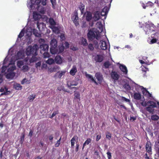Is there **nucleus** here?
<instances>
[{"label":"nucleus","instance_id":"obj_55","mask_svg":"<svg viewBox=\"0 0 159 159\" xmlns=\"http://www.w3.org/2000/svg\"><path fill=\"white\" fill-rule=\"evenodd\" d=\"M47 67V65L46 63H43L41 67L40 70H42L44 69H46Z\"/></svg>","mask_w":159,"mask_h":159},{"label":"nucleus","instance_id":"obj_20","mask_svg":"<svg viewBox=\"0 0 159 159\" xmlns=\"http://www.w3.org/2000/svg\"><path fill=\"white\" fill-rule=\"evenodd\" d=\"M78 17L77 14H75L72 17V20L76 26H78L79 25V23L78 21Z\"/></svg>","mask_w":159,"mask_h":159},{"label":"nucleus","instance_id":"obj_28","mask_svg":"<svg viewBox=\"0 0 159 159\" xmlns=\"http://www.w3.org/2000/svg\"><path fill=\"white\" fill-rule=\"evenodd\" d=\"M66 72L65 71H59L57 73L56 76L57 77L60 78L62 75L65 74Z\"/></svg>","mask_w":159,"mask_h":159},{"label":"nucleus","instance_id":"obj_41","mask_svg":"<svg viewBox=\"0 0 159 159\" xmlns=\"http://www.w3.org/2000/svg\"><path fill=\"white\" fill-rule=\"evenodd\" d=\"M147 110L150 113H152L154 111L153 108H152L150 106L146 107Z\"/></svg>","mask_w":159,"mask_h":159},{"label":"nucleus","instance_id":"obj_34","mask_svg":"<svg viewBox=\"0 0 159 159\" xmlns=\"http://www.w3.org/2000/svg\"><path fill=\"white\" fill-rule=\"evenodd\" d=\"M78 137L76 136H74L71 139V147H73L74 146L75 141V139H77Z\"/></svg>","mask_w":159,"mask_h":159},{"label":"nucleus","instance_id":"obj_53","mask_svg":"<svg viewBox=\"0 0 159 159\" xmlns=\"http://www.w3.org/2000/svg\"><path fill=\"white\" fill-rule=\"evenodd\" d=\"M43 56L44 58H48L49 57V54L48 52H45L43 53Z\"/></svg>","mask_w":159,"mask_h":159},{"label":"nucleus","instance_id":"obj_8","mask_svg":"<svg viewBox=\"0 0 159 159\" xmlns=\"http://www.w3.org/2000/svg\"><path fill=\"white\" fill-rule=\"evenodd\" d=\"M38 49V47L36 44L34 45L32 47L29 46L26 49V53L27 55L32 54L36 56L37 55V52Z\"/></svg>","mask_w":159,"mask_h":159},{"label":"nucleus","instance_id":"obj_18","mask_svg":"<svg viewBox=\"0 0 159 159\" xmlns=\"http://www.w3.org/2000/svg\"><path fill=\"white\" fill-rule=\"evenodd\" d=\"M124 83L123 84V88L127 91H129L131 89V87L129 84L128 82L126 80H124Z\"/></svg>","mask_w":159,"mask_h":159},{"label":"nucleus","instance_id":"obj_27","mask_svg":"<svg viewBox=\"0 0 159 159\" xmlns=\"http://www.w3.org/2000/svg\"><path fill=\"white\" fill-rule=\"evenodd\" d=\"M77 71V70L76 66H73L70 71V74L72 75H74Z\"/></svg>","mask_w":159,"mask_h":159},{"label":"nucleus","instance_id":"obj_32","mask_svg":"<svg viewBox=\"0 0 159 159\" xmlns=\"http://www.w3.org/2000/svg\"><path fill=\"white\" fill-rule=\"evenodd\" d=\"M134 98L136 100H139L141 98V95L139 93H135L134 94Z\"/></svg>","mask_w":159,"mask_h":159},{"label":"nucleus","instance_id":"obj_7","mask_svg":"<svg viewBox=\"0 0 159 159\" xmlns=\"http://www.w3.org/2000/svg\"><path fill=\"white\" fill-rule=\"evenodd\" d=\"M57 41L56 39H53L51 40L50 43V51L52 54L57 53L58 52V49L57 46Z\"/></svg>","mask_w":159,"mask_h":159},{"label":"nucleus","instance_id":"obj_25","mask_svg":"<svg viewBox=\"0 0 159 159\" xmlns=\"http://www.w3.org/2000/svg\"><path fill=\"white\" fill-rule=\"evenodd\" d=\"M133 83L134 84V86L135 90H136V91L139 92L140 90L142 91L143 89L144 88L143 86L139 85L138 84H136L134 82H133Z\"/></svg>","mask_w":159,"mask_h":159},{"label":"nucleus","instance_id":"obj_64","mask_svg":"<svg viewBox=\"0 0 159 159\" xmlns=\"http://www.w3.org/2000/svg\"><path fill=\"white\" fill-rule=\"evenodd\" d=\"M87 26V24L85 22L83 21V23L82 25V28L85 27Z\"/></svg>","mask_w":159,"mask_h":159},{"label":"nucleus","instance_id":"obj_11","mask_svg":"<svg viewBox=\"0 0 159 159\" xmlns=\"http://www.w3.org/2000/svg\"><path fill=\"white\" fill-rule=\"evenodd\" d=\"M28 60V58H26L24 59V60L18 61L17 62V65L19 68H21V66H23L24 64H26Z\"/></svg>","mask_w":159,"mask_h":159},{"label":"nucleus","instance_id":"obj_3","mask_svg":"<svg viewBox=\"0 0 159 159\" xmlns=\"http://www.w3.org/2000/svg\"><path fill=\"white\" fill-rule=\"evenodd\" d=\"M32 26L30 27H26L23 29L18 35L16 42L17 43H18V42L19 41V39H20V40L21 38L25 34L26 39L30 40L31 36L32 34Z\"/></svg>","mask_w":159,"mask_h":159},{"label":"nucleus","instance_id":"obj_62","mask_svg":"<svg viewBox=\"0 0 159 159\" xmlns=\"http://www.w3.org/2000/svg\"><path fill=\"white\" fill-rule=\"evenodd\" d=\"M101 137V135H97V136L96 139V141H98V140H99L100 139Z\"/></svg>","mask_w":159,"mask_h":159},{"label":"nucleus","instance_id":"obj_43","mask_svg":"<svg viewBox=\"0 0 159 159\" xmlns=\"http://www.w3.org/2000/svg\"><path fill=\"white\" fill-rule=\"evenodd\" d=\"M35 56L34 55L33 56L30 60V63H32L36 61L37 60V58L35 57Z\"/></svg>","mask_w":159,"mask_h":159},{"label":"nucleus","instance_id":"obj_23","mask_svg":"<svg viewBox=\"0 0 159 159\" xmlns=\"http://www.w3.org/2000/svg\"><path fill=\"white\" fill-rule=\"evenodd\" d=\"M40 48L42 50L45 52H47L48 50L49 46L47 44H44L41 45L40 46Z\"/></svg>","mask_w":159,"mask_h":159},{"label":"nucleus","instance_id":"obj_29","mask_svg":"<svg viewBox=\"0 0 159 159\" xmlns=\"http://www.w3.org/2000/svg\"><path fill=\"white\" fill-rule=\"evenodd\" d=\"M33 17L35 21H37L38 20L39 18H40L41 16L37 12H34L33 13Z\"/></svg>","mask_w":159,"mask_h":159},{"label":"nucleus","instance_id":"obj_13","mask_svg":"<svg viewBox=\"0 0 159 159\" xmlns=\"http://www.w3.org/2000/svg\"><path fill=\"white\" fill-rule=\"evenodd\" d=\"M104 59V56L103 55L98 54L96 55L94 59L97 62H101Z\"/></svg>","mask_w":159,"mask_h":159},{"label":"nucleus","instance_id":"obj_54","mask_svg":"<svg viewBox=\"0 0 159 159\" xmlns=\"http://www.w3.org/2000/svg\"><path fill=\"white\" fill-rule=\"evenodd\" d=\"M58 113H59V112H58V111H54L52 114L51 116V117H50V118H52L56 115L58 114Z\"/></svg>","mask_w":159,"mask_h":159},{"label":"nucleus","instance_id":"obj_45","mask_svg":"<svg viewBox=\"0 0 159 159\" xmlns=\"http://www.w3.org/2000/svg\"><path fill=\"white\" fill-rule=\"evenodd\" d=\"M41 62L40 61H39L35 64V67L37 69H39V70H40L41 69Z\"/></svg>","mask_w":159,"mask_h":159},{"label":"nucleus","instance_id":"obj_21","mask_svg":"<svg viewBox=\"0 0 159 159\" xmlns=\"http://www.w3.org/2000/svg\"><path fill=\"white\" fill-rule=\"evenodd\" d=\"M86 77L89 80H91L92 81L94 82L96 84H97L98 83L96 82L95 79L93 78V76L92 75L87 74V73H85Z\"/></svg>","mask_w":159,"mask_h":159},{"label":"nucleus","instance_id":"obj_36","mask_svg":"<svg viewBox=\"0 0 159 159\" xmlns=\"http://www.w3.org/2000/svg\"><path fill=\"white\" fill-rule=\"evenodd\" d=\"M81 43L84 46H86L87 45V40L83 38L81 39Z\"/></svg>","mask_w":159,"mask_h":159},{"label":"nucleus","instance_id":"obj_48","mask_svg":"<svg viewBox=\"0 0 159 159\" xmlns=\"http://www.w3.org/2000/svg\"><path fill=\"white\" fill-rule=\"evenodd\" d=\"M30 83V81L27 80L26 79H24L21 82L22 84H24L25 83L29 84Z\"/></svg>","mask_w":159,"mask_h":159},{"label":"nucleus","instance_id":"obj_52","mask_svg":"<svg viewBox=\"0 0 159 159\" xmlns=\"http://www.w3.org/2000/svg\"><path fill=\"white\" fill-rule=\"evenodd\" d=\"M111 134L109 132H107L106 135V138L108 139V140H110L111 138Z\"/></svg>","mask_w":159,"mask_h":159},{"label":"nucleus","instance_id":"obj_61","mask_svg":"<svg viewBox=\"0 0 159 159\" xmlns=\"http://www.w3.org/2000/svg\"><path fill=\"white\" fill-rule=\"evenodd\" d=\"M152 107V108H154L155 107H156V104L154 102H153L150 105Z\"/></svg>","mask_w":159,"mask_h":159},{"label":"nucleus","instance_id":"obj_22","mask_svg":"<svg viewBox=\"0 0 159 159\" xmlns=\"http://www.w3.org/2000/svg\"><path fill=\"white\" fill-rule=\"evenodd\" d=\"M55 61L57 63L61 64L62 62V58L60 56H57L55 58Z\"/></svg>","mask_w":159,"mask_h":159},{"label":"nucleus","instance_id":"obj_58","mask_svg":"<svg viewBox=\"0 0 159 159\" xmlns=\"http://www.w3.org/2000/svg\"><path fill=\"white\" fill-rule=\"evenodd\" d=\"M122 99L123 101H125L127 102H129L130 101V100L129 99H127L123 97H122Z\"/></svg>","mask_w":159,"mask_h":159},{"label":"nucleus","instance_id":"obj_63","mask_svg":"<svg viewBox=\"0 0 159 159\" xmlns=\"http://www.w3.org/2000/svg\"><path fill=\"white\" fill-rule=\"evenodd\" d=\"M136 119V118L135 117H134V116H130V120L131 121H134V120H135Z\"/></svg>","mask_w":159,"mask_h":159},{"label":"nucleus","instance_id":"obj_39","mask_svg":"<svg viewBox=\"0 0 159 159\" xmlns=\"http://www.w3.org/2000/svg\"><path fill=\"white\" fill-rule=\"evenodd\" d=\"M84 5L83 4H81L79 6V9L81 12V13L82 14L84 11Z\"/></svg>","mask_w":159,"mask_h":159},{"label":"nucleus","instance_id":"obj_15","mask_svg":"<svg viewBox=\"0 0 159 159\" xmlns=\"http://www.w3.org/2000/svg\"><path fill=\"white\" fill-rule=\"evenodd\" d=\"M49 22L51 26V28L53 29V31L54 30H57V27H55L56 25V22L53 19L50 18L49 19Z\"/></svg>","mask_w":159,"mask_h":159},{"label":"nucleus","instance_id":"obj_35","mask_svg":"<svg viewBox=\"0 0 159 159\" xmlns=\"http://www.w3.org/2000/svg\"><path fill=\"white\" fill-rule=\"evenodd\" d=\"M22 87L20 84L16 83L14 85V88L16 90L21 89Z\"/></svg>","mask_w":159,"mask_h":159},{"label":"nucleus","instance_id":"obj_59","mask_svg":"<svg viewBox=\"0 0 159 159\" xmlns=\"http://www.w3.org/2000/svg\"><path fill=\"white\" fill-rule=\"evenodd\" d=\"M25 138V135L23 134L20 138V142L21 144H22L24 141Z\"/></svg>","mask_w":159,"mask_h":159},{"label":"nucleus","instance_id":"obj_1","mask_svg":"<svg viewBox=\"0 0 159 159\" xmlns=\"http://www.w3.org/2000/svg\"><path fill=\"white\" fill-rule=\"evenodd\" d=\"M16 50L13 47L11 48L8 51L7 56L5 58L1 68V73L6 74V78L9 79H12L16 74L14 71L16 67L15 65L16 61L23 59L25 56L24 51L20 50L16 54Z\"/></svg>","mask_w":159,"mask_h":159},{"label":"nucleus","instance_id":"obj_9","mask_svg":"<svg viewBox=\"0 0 159 159\" xmlns=\"http://www.w3.org/2000/svg\"><path fill=\"white\" fill-rule=\"evenodd\" d=\"M99 45L101 49L102 50H106L107 48L110 49V48L109 43L108 40L107 42H106L103 40H101Z\"/></svg>","mask_w":159,"mask_h":159},{"label":"nucleus","instance_id":"obj_30","mask_svg":"<svg viewBox=\"0 0 159 159\" xmlns=\"http://www.w3.org/2000/svg\"><path fill=\"white\" fill-rule=\"evenodd\" d=\"M142 6L143 7V8L145 9L146 7H152L153 5V3L151 2H148L146 4V5H145V4L143 2L141 3Z\"/></svg>","mask_w":159,"mask_h":159},{"label":"nucleus","instance_id":"obj_10","mask_svg":"<svg viewBox=\"0 0 159 159\" xmlns=\"http://www.w3.org/2000/svg\"><path fill=\"white\" fill-rule=\"evenodd\" d=\"M111 75V77L113 80L114 82L117 81L119 78V75L116 71H112Z\"/></svg>","mask_w":159,"mask_h":159},{"label":"nucleus","instance_id":"obj_5","mask_svg":"<svg viewBox=\"0 0 159 159\" xmlns=\"http://www.w3.org/2000/svg\"><path fill=\"white\" fill-rule=\"evenodd\" d=\"M87 36L88 39L91 40L95 39L98 40L100 38V32L97 29L93 28L89 30L87 34Z\"/></svg>","mask_w":159,"mask_h":159},{"label":"nucleus","instance_id":"obj_46","mask_svg":"<svg viewBox=\"0 0 159 159\" xmlns=\"http://www.w3.org/2000/svg\"><path fill=\"white\" fill-rule=\"evenodd\" d=\"M110 65L109 62L108 61H106L104 63V66L106 68H108Z\"/></svg>","mask_w":159,"mask_h":159},{"label":"nucleus","instance_id":"obj_57","mask_svg":"<svg viewBox=\"0 0 159 159\" xmlns=\"http://www.w3.org/2000/svg\"><path fill=\"white\" fill-rule=\"evenodd\" d=\"M107 156L108 159H111V153L109 152H108L107 153Z\"/></svg>","mask_w":159,"mask_h":159},{"label":"nucleus","instance_id":"obj_47","mask_svg":"<svg viewBox=\"0 0 159 159\" xmlns=\"http://www.w3.org/2000/svg\"><path fill=\"white\" fill-rule=\"evenodd\" d=\"M50 1L52 4V7L55 9V5L56 4V0H50Z\"/></svg>","mask_w":159,"mask_h":159},{"label":"nucleus","instance_id":"obj_26","mask_svg":"<svg viewBox=\"0 0 159 159\" xmlns=\"http://www.w3.org/2000/svg\"><path fill=\"white\" fill-rule=\"evenodd\" d=\"M142 93L143 95L146 96L148 98L151 97V94L144 88L142 90Z\"/></svg>","mask_w":159,"mask_h":159},{"label":"nucleus","instance_id":"obj_2","mask_svg":"<svg viewBox=\"0 0 159 159\" xmlns=\"http://www.w3.org/2000/svg\"><path fill=\"white\" fill-rule=\"evenodd\" d=\"M39 0H28L27 6L30 9L34 8L37 9L38 11L41 14H44L45 8L40 5Z\"/></svg>","mask_w":159,"mask_h":159},{"label":"nucleus","instance_id":"obj_12","mask_svg":"<svg viewBox=\"0 0 159 159\" xmlns=\"http://www.w3.org/2000/svg\"><path fill=\"white\" fill-rule=\"evenodd\" d=\"M84 16H85L86 20L88 21H90L93 17L92 13L89 11H87L85 12Z\"/></svg>","mask_w":159,"mask_h":159},{"label":"nucleus","instance_id":"obj_56","mask_svg":"<svg viewBox=\"0 0 159 159\" xmlns=\"http://www.w3.org/2000/svg\"><path fill=\"white\" fill-rule=\"evenodd\" d=\"M88 48L89 49L91 50H93V45L91 43H90L88 45Z\"/></svg>","mask_w":159,"mask_h":159},{"label":"nucleus","instance_id":"obj_44","mask_svg":"<svg viewBox=\"0 0 159 159\" xmlns=\"http://www.w3.org/2000/svg\"><path fill=\"white\" fill-rule=\"evenodd\" d=\"M54 62V61L53 59L50 58L47 61H46V62L49 64H52Z\"/></svg>","mask_w":159,"mask_h":159},{"label":"nucleus","instance_id":"obj_31","mask_svg":"<svg viewBox=\"0 0 159 159\" xmlns=\"http://www.w3.org/2000/svg\"><path fill=\"white\" fill-rule=\"evenodd\" d=\"M34 26L33 27L32 31L33 32V34L37 37H39L41 36L40 34L38 32V30L35 29H34Z\"/></svg>","mask_w":159,"mask_h":159},{"label":"nucleus","instance_id":"obj_19","mask_svg":"<svg viewBox=\"0 0 159 159\" xmlns=\"http://www.w3.org/2000/svg\"><path fill=\"white\" fill-rule=\"evenodd\" d=\"M119 68L121 70L124 74L127 75L128 72V70L126 66L122 64H120L119 66Z\"/></svg>","mask_w":159,"mask_h":159},{"label":"nucleus","instance_id":"obj_50","mask_svg":"<svg viewBox=\"0 0 159 159\" xmlns=\"http://www.w3.org/2000/svg\"><path fill=\"white\" fill-rule=\"evenodd\" d=\"M75 95V98H77V99H79L80 98V94L77 92H75V93L74 94Z\"/></svg>","mask_w":159,"mask_h":159},{"label":"nucleus","instance_id":"obj_51","mask_svg":"<svg viewBox=\"0 0 159 159\" xmlns=\"http://www.w3.org/2000/svg\"><path fill=\"white\" fill-rule=\"evenodd\" d=\"M139 62L141 64H143L144 63H145L148 65H149L150 64L148 63L149 61L148 60L146 61H143L142 60H139Z\"/></svg>","mask_w":159,"mask_h":159},{"label":"nucleus","instance_id":"obj_4","mask_svg":"<svg viewBox=\"0 0 159 159\" xmlns=\"http://www.w3.org/2000/svg\"><path fill=\"white\" fill-rule=\"evenodd\" d=\"M109 10V8L107 6L105 7L102 10L101 14L99 11H96L94 13L93 18L95 21L98 20L100 18V15L104 16V18L103 20H105L106 18L107 14Z\"/></svg>","mask_w":159,"mask_h":159},{"label":"nucleus","instance_id":"obj_40","mask_svg":"<svg viewBox=\"0 0 159 159\" xmlns=\"http://www.w3.org/2000/svg\"><path fill=\"white\" fill-rule=\"evenodd\" d=\"M151 119L153 120H157L159 118V116L155 115H153L151 116Z\"/></svg>","mask_w":159,"mask_h":159},{"label":"nucleus","instance_id":"obj_14","mask_svg":"<svg viewBox=\"0 0 159 159\" xmlns=\"http://www.w3.org/2000/svg\"><path fill=\"white\" fill-rule=\"evenodd\" d=\"M146 149L147 152L149 154H152L151 143L150 141L147 142L146 145Z\"/></svg>","mask_w":159,"mask_h":159},{"label":"nucleus","instance_id":"obj_38","mask_svg":"<svg viewBox=\"0 0 159 159\" xmlns=\"http://www.w3.org/2000/svg\"><path fill=\"white\" fill-rule=\"evenodd\" d=\"M157 39H148V42L150 44H152L156 43L157 42Z\"/></svg>","mask_w":159,"mask_h":159},{"label":"nucleus","instance_id":"obj_24","mask_svg":"<svg viewBox=\"0 0 159 159\" xmlns=\"http://www.w3.org/2000/svg\"><path fill=\"white\" fill-rule=\"evenodd\" d=\"M97 26L99 29L100 33L103 31V26L101 22L98 21L97 22L96 24Z\"/></svg>","mask_w":159,"mask_h":159},{"label":"nucleus","instance_id":"obj_6","mask_svg":"<svg viewBox=\"0 0 159 159\" xmlns=\"http://www.w3.org/2000/svg\"><path fill=\"white\" fill-rule=\"evenodd\" d=\"M155 25L152 22L148 21L145 24L143 29L146 34H148L149 33L154 31L155 30Z\"/></svg>","mask_w":159,"mask_h":159},{"label":"nucleus","instance_id":"obj_17","mask_svg":"<svg viewBox=\"0 0 159 159\" xmlns=\"http://www.w3.org/2000/svg\"><path fill=\"white\" fill-rule=\"evenodd\" d=\"M95 76L99 83H101L103 79L102 75L100 72H97L95 74Z\"/></svg>","mask_w":159,"mask_h":159},{"label":"nucleus","instance_id":"obj_49","mask_svg":"<svg viewBox=\"0 0 159 159\" xmlns=\"http://www.w3.org/2000/svg\"><path fill=\"white\" fill-rule=\"evenodd\" d=\"M40 1V3H41V4L43 6H45L46 5L47 2V0H39Z\"/></svg>","mask_w":159,"mask_h":159},{"label":"nucleus","instance_id":"obj_37","mask_svg":"<svg viewBox=\"0 0 159 159\" xmlns=\"http://www.w3.org/2000/svg\"><path fill=\"white\" fill-rule=\"evenodd\" d=\"M91 139L90 138L88 139L84 143L83 145V147L82 148V149H83L84 148V147L87 144H89L91 142Z\"/></svg>","mask_w":159,"mask_h":159},{"label":"nucleus","instance_id":"obj_60","mask_svg":"<svg viewBox=\"0 0 159 159\" xmlns=\"http://www.w3.org/2000/svg\"><path fill=\"white\" fill-rule=\"evenodd\" d=\"M64 47L63 46H61L59 48V51H58V52L57 53H59V52H62L63 50H64Z\"/></svg>","mask_w":159,"mask_h":159},{"label":"nucleus","instance_id":"obj_33","mask_svg":"<svg viewBox=\"0 0 159 159\" xmlns=\"http://www.w3.org/2000/svg\"><path fill=\"white\" fill-rule=\"evenodd\" d=\"M21 68V70L25 72L28 71L29 69V67L27 65H24Z\"/></svg>","mask_w":159,"mask_h":159},{"label":"nucleus","instance_id":"obj_16","mask_svg":"<svg viewBox=\"0 0 159 159\" xmlns=\"http://www.w3.org/2000/svg\"><path fill=\"white\" fill-rule=\"evenodd\" d=\"M0 91L2 93L1 94V95H7L9 94L10 92L8 91V89L6 87H2L0 90Z\"/></svg>","mask_w":159,"mask_h":159},{"label":"nucleus","instance_id":"obj_42","mask_svg":"<svg viewBox=\"0 0 159 159\" xmlns=\"http://www.w3.org/2000/svg\"><path fill=\"white\" fill-rule=\"evenodd\" d=\"M35 95H30V96H29L28 98V99L29 101L30 102H32L35 98Z\"/></svg>","mask_w":159,"mask_h":159}]
</instances>
